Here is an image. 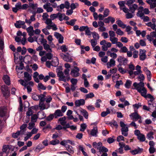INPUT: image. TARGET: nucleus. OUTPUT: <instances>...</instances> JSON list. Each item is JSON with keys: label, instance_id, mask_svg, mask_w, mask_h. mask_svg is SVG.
I'll return each instance as SVG.
<instances>
[{"label": "nucleus", "instance_id": "nucleus-2", "mask_svg": "<svg viewBox=\"0 0 156 156\" xmlns=\"http://www.w3.org/2000/svg\"><path fill=\"white\" fill-rule=\"evenodd\" d=\"M20 83L26 88L28 93H30L32 91V87L34 85V83L32 81H30L28 83H26L23 80H19Z\"/></svg>", "mask_w": 156, "mask_h": 156}, {"label": "nucleus", "instance_id": "nucleus-3", "mask_svg": "<svg viewBox=\"0 0 156 156\" xmlns=\"http://www.w3.org/2000/svg\"><path fill=\"white\" fill-rule=\"evenodd\" d=\"M120 126L121 127V129L122 132V134L125 136H126L128 135V132L129 131L128 126L125 124L122 121L120 122Z\"/></svg>", "mask_w": 156, "mask_h": 156}, {"label": "nucleus", "instance_id": "nucleus-36", "mask_svg": "<svg viewBox=\"0 0 156 156\" xmlns=\"http://www.w3.org/2000/svg\"><path fill=\"white\" fill-rule=\"evenodd\" d=\"M137 139L140 142H144L146 138L145 135L142 133L137 137Z\"/></svg>", "mask_w": 156, "mask_h": 156}, {"label": "nucleus", "instance_id": "nucleus-12", "mask_svg": "<svg viewBox=\"0 0 156 156\" xmlns=\"http://www.w3.org/2000/svg\"><path fill=\"white\" fill-rule=\"evenodd\" d=\"M15 7L12 8V11L16 13L18 10L22 9L21 3L20 2L17 3L15 5Z\"/></svg>", "mask_w": 156, "mask_h": 156}, {"label": "nucleus", "instance_id": "nucleus-58", "mask_svg": "<svg viewBox=\"0 0 156 156\" xmlns=\"http://www.w3.org/2000/svg\"><path fill=\"white\" fill-rule=\"evenodd\" d=\"M55 116L53 115V114H51L46 118V120L48 121H50L53 119Z\"/></svg>", "mask_w": 156, "mask_h": 156}, {"label": "nucleus", "instance_id": "nucleus-22", "mask_svg": "<svg viewBox=\"0 0 156 156\" xmlns=\"http://www.w3.org/2000/svg\"><path fill=\"white\" fill-rule=\"evenodd\" d=\"M115 19L111 16H109L107 18H105L104 20V22L105 23H109L111 22L112 23H113L115 22Z\"/></svg>", "mask_w": 156, "mask_h": 156}, {"label": "nucleus", "instance_id": "nucleus-14", "mask_svg": "<svg viewBox=\"0 0 156 156\" xmlns=\"http://www.w3.org/2000/svg\"><path fill=\"white\" fill-rule=\"evenodd\" d=\"M110 41L111 42L112 44H116V46H120V44H121V42L118 41V39L117 38L115 37L111 38H109Z\"/></svg>", "mask_w": 156, "mask_h": 156}, {"label": "nucleus", "instance_id": "nucleus-23", "mask_svg": "<svg viewBox=\"0 0 156 156\" xmlns=\"http://www.w3.org/2000/svg\"><path fill=\"white\" fill-rule=\"evenodd\" d=\"M44 101H41V100L39 101V107L40 108V109L41 110H43L45 109H47L48 107H46V105L45 104L44 102Z\"/></svg>", "mask_w": 156, "mask_h": 156}, {"label": "nucleus", "instance_id": "nucleus-44", "mask_svg": "<svg viewBox=\"0 0 156 156\" xmlns=\"http://www.w3.org/2000/svg\"><path fill=\"white\" fill-rule=\"evenodd\" d=\"M92 47H94L97 44V41L96 39H91L90 41Z\"/></svg>", "mask_w": 156, "mask_h": 156}, {"label": "nucleus", "instance_id": "nucleus-43", "mask_svg": "<svg viewBox=\"0 0 156 156\" xmlns=\"http://www.w3.org/2000/svg\"><path fill=\"white\" fill-rule=\"evenodd\" d=\"M34 112L32 110L31 108H28L27 111L26 112L27 116H30L33 115Z\"/></svg>", "mask_w": 156, "mask_h": 156}, {"label": "nucleus", "instance_id": "nucleus-60", "mask_svg": "<svg viewBox=\"0 0 156 156\" xmlns=\"http://www.w3.org/2000/svg\"><path fill=\"white\" fill-rule=\"evenodd\" d=\"M48 17L49 16L47 13H43L42 16V20H46L47 19H48Z\"/></svg>", "mask_w": 156, "mask_h": 156}, {"label": "nucleus", "instance_id": "nucleus-29", "mask_svg": "<svg viewBox=\"0 0 156 156\" xmlns=\"http://www.w3.org/2000/svg\"><path fill=\"white\" fill-rule=\"evenodd\" d=\"M154 133L152 131L149 132L146 135V137L149 140H151L154 138Z\"/></svg>", "mask_w": 156, "mask_h": 156}, {"label": "nucleus", "instance_id": "nucleus-34", "mask_svg": "<svg viewBox=\"0 0 156 156\" xmlns=\"http://www.w3.org/2000/svg\"><path fill=\"white\" fill-rule=\"evenodd\" d=\"M116 23L120 27L122 28H124L126 27V25L124 24V23L120 20H118L116 21Z\"/></svg>", "mask_w": 156, "mask_h": 156}, {"label": "nucleus", "instance_id": "nucleus-28", "mask_svg": "<svg viewBox=\"0 0 156 156\" xmlns=\"http://www.w3.org/2000/svg\"><path fill=\"white\" fill-rule=\"evenodd\" d=\"M98 133V128L97 126L94 127L91 130L90 134L93 136H97Z\"/></svg>", "mask_w": 156, "mask_h": 156}, {"label": "nucleus", "instance_id": "nucleus-37", "mask_svg": "<svg viewBox=\"0 0 156 156\" xmlns=\"http://www.w3.org/2000/svg\"><path fill=\"white\" fill-rule=\"evenodd\" d=\"M43 46L44 49L47 51L50 52H52L51 49L50 48V46L47 43L44 44Z\"/></svg>", "mask_w": 156, "mask_h": 156}, {"label": "nucleus", "instance_id": "nucleus-53", "mask_svg": "<svg viewBox=\"0 0 156 156\" xmlns=\"http://www.w3.org/2000/svg\"><path fill=\"white\" fill-rule=\"evenodd\" d=\"M35 125V122H31L29 123L28 124L29 126L28 127V128L30 129H31L34 127Z\"/></svg>", "mask_w": 156, "mask_h": 156}, {"label": "nucleus", "instance_id": "nucleus-56", "mask_svg": "<svg viewBox=\"0 0 156 156\" xmlns=\"http://www.w3.org/2000/svg\"><path fill=\"white\" fill-rule=\"evenodd\" d=\"M45 23L47 24V25H49V24H52L53 23H53L52 21V20L51 19H47L45 20Z\"/></svg>", "mask_w": 156, "mask_h": 156}, {"label": "nucleus", "instance_id": "nucleus-63", "mask_svg": "<svg viewBox=\"0 0 156 156\" xmlns=\"http://www.w3.org/2000/svg\"><path fill=\"white\" fill-rule=\"evenodd\" d=\"M37 4H31L30 5L29 7L33 9H36L37 7Z\"/></svg>", "mask_w": 156, "mask_h": 156}, {"label": "nucleus", "instance_id": "nucleus-40", "mask_svg": "<svg viewBox=\"0 0 156 156\" xmlns=\"http://www.w3.org/2000/svg\"><path fill=\"white\" fill-rule=\"evenodd\" d=\"M132 82L129 80H128L126 81V83L125 84V87L127 88H129L131 86Z\"/></svg>", "mask_w": 156, "mask_h": 156}, {"label": "nucleus", "instance_id": "nucleus-15", "mask_svg": "<svg viewBox=\"0 0 156 156\" xmlns=\"http://www.w3.org/2000/svg\"><path fill=\"white\" fill-rule=\"evenodd\" d=\"M53 115L55 116V118L57 119L59 117L63 116V114L62 113V112L60 109H58L55 111Z\"/></svg>", "mask_w": 156, "mask_h": 156}, {"label": "nucleus", "instance_id": "nucleus-5", "mask_svg": "<svg viewBox=\"0 0 156 156\" xmlns=\"http://www.w3.org/2000/svg\"><path fill=\"white\" fill-rule=\"evenodd\" d=\"M57 76L59 77L60 80L62 81L65 82L66 81V80L65 79V76L62 71V69L61 67L58 69Z\"/></svg>", "mask_w": 156, "mask_h": 156}, {"label": "nucleus", "instance_id": "nucleus-61", "mask_svg": "<svg viewBox=\"0 0 156 156\" xmlns=\"http://www.w3.org/2000/svg\"><path fill=\"white\" fill-rule=\"evenodd\" d=\"M61 49L62 52H66L68 51V48L65 45H63L61 47Z\"/></svg>", "mask_w": 156, "mask_h": 156}, {"label": "nucleus", "instance_id": "nucleus-27", "mask_svg": "<svg viewBox=\"0 0 156 156\" xmlns=\"http://www.w3.org/2000/svg\"><path fill=\"white\" fill-rule=\"evenodd\" d=\"M35 16H34L32 15L30 16V19L27 20V19H26L25 20L26 23L29 24V25H30L32 22L34 21L36 19Z\"/></svg>", "mask_w": 156, "mask_h": 156}, {"label": "nucleus", "instance_id": "nucleus-51", "mask_svg": "<svg viewBox=\"0 0 156 156\" xmlns=\"http://www.w3.org/2000/svg\"><path fill=\"white\" fill-rule=\"evenodd\" d=\"M110 38L114 37H115V32L113 31L110 30L108 32Z\"/></svg>", "mask_w": 156, "mask_h": 156}, {"label": "nucleus", "instance_id": "nucleus-20", "mask_svg": "<svg viewBox=\"0 0 156 156\" xmlns=\"http://www.w3.org/2000/svg\"><path fill=\"white\" fill-rule=\"evenodd\" d=\"M85 103V101L83 99L78 100L76 101L75 102V104L76 107H79L81 105H83Z\"/></svg>", "mask_w": 156, "mask_h": 156}, {"label": "nucleus", "instance_id": "nucleus-64", "mask_svg": "<svg viewBox=\"0 0 156 156\" xmlns=\"http://www.w3.org/2000/svg\"><path fill=\"white\" fill-rule=\"evenodd\" d=\"M38 87L43 90H45L46 87L44 86L41 83H39L38 84Z\"/></svg>", "mask_w": 156, "mask_h": 156}, {"label": "nucleus", "instance_id": "nucleus-7", "mask_svg": "<svg viewBox=\"0 0 156 156\" xmlns=\"http://www.w3.org/2000/svg\"><path fill=\"white\" fill-rule=\"evenodd\" d=\"M25 21H22L21 20H19L16 21V22L14 24L15 27L18 28L22 27L23 29L26 28V26L25 25Z\"/></svg>", "mask_w": 156, "mask_h": 156}, {"label": "nucleus", "instance_id": "nucleus-30", "mask_svg": "<svg viewBox=\"0 0 156 156\" xmlns=\"http://www.w3.org/2000/svg\"><path fill=\"white\" fill-rule=\"evenodd\" d=\"M7 109L5 107L0 108V116L3 117L4 116L6 112Z\"/></svg>", "mask_w": 156, "mask_h": 156}, {"label": "nucleus", "instance_id": "nucleus-21", "mask_svg": "<svg viewBox=\"0 0 156 156\" xmlns=\"http://www.w3.org/2000/svg\"><path fill=\"white\" fill-rule=\"evenodd\" d=\"M3 79L6 85H9L10 84V77L7 75H5L3 76Z\"/></svg>", "mask_w": 156, "mask_h": 156}, {"label": "nucleus", "instance_id": "nucleus-49", "mask_svg": "<svg viewBox=\"0 0 156 156\" xmlns=\"http://www.w3.org/2000/svg\"><path fill=\"white\" fill-rule=\"evenodd\" d=\"M9 147V145H4L3 146L2 151L3 152L6 153Z\"/></svg>", "mask_w": 156, "mask_h": 156}, {"label": "nucleus", "instance_id": "nucleus-13", "mask_svg": "<svg viewBox=\"0 0 156 156\" xmlns=\"http://www.w3.org/2000/svg\"><path fill=\"white\" fill-rule=\"evenodd\" d=\"M24 79L23 80L26 83H28L27 82L30 81L32 79L31 76L28 72H25L24 73Z\"/></svg>", "mask_w": 156, "mask_h": 156}, {"label": "nucleus", "instance_id": "nucleus-46", "mask_svg": "<svg viewBox=\"0 0 156 156\" xmlns=\"http://www.w3.org/2000/svg\"><path fill=\"white\" fill-rule=\"evenodd\" d=\"M76 19H72L70 20L69 21H67L66 22V23L68 25H70L71 26H73L76 21Z\"/></svg>", "mask_w": 156, "mask_h": 156}, {"label": "nucleus", "instance_id": "nucleus-26", "mask_svg": "<svg viewBox=\"0 0 156 156\" xmlns=\"http://www.w3.org/2000/svg\"><path fill=\"white\" fill-rule=\"evenodd\" d=\"M46 28L48 30H50L52 28L53 30H56L58 29L55 23L47 25V26L46 27Z\"/></svg>", "mask_w": 156, "mask_h": 156}, {"label": "nucleus", "instance_id": "nucleus-9", "mask_svg": "<svg viewBox=\"0 0 156 156\" xmlns=\"http://www.w3.org/2000/svg\"><path fill=\"white\" fill-rule=\"evenodd\" d=\"M129 116L133 120L135 121L138 120L139 119L141 118V116L138 114L136 111H135V112L131 113Z\"/></svg>", "mask_w": 156, "mask_h": 156}, {"label": "nucleus", "instance_id": "nucleus-47", "mask_svg": "<svg viewBox=\"0 0 156 156\" xmlns=\"http://www.w3.org/2000/svg\"><path fill=\"white\" fill-rule=\"evenodd\" d=\"M59 143V141L58 140L56 139L55 140H53L50 141V144L52 145H55Z\"/></svg>", "mask_w": 156, "mask_h": 156}, {"label": "nucleus", "instance_id": "nucleus-33", "mask_svg": "<svg viewBox=\"0 0 156 156\" xmlns=\"http://www.w3.org/2000/svg\"><path fill=\"white\" fill-rule=\"evenodd\" d=\"M32 98L35 101L41 100V97L40 95H38L35 93H33L32 95Z\"/></svg>", "mask_w": 156, "mask_h": 156}, {"label": "nucleus", "instance_id": "nucleus-38", "mask_svg": "<svg viewBox=\"0 0 156 156\" xmlns=\"http://www.w3.org/2000/svg\"><path fill=\"white\" fill-rule=\"evenodd\" d=\"M38 118V117L37 115L35 114L33 115L31 117V121L32 122H36Z\"/></svg>", "mask_w": 156, "mask_h": 156}, {"label": "nucleus", "instance_id": "nucleus-4", "mask_svg": "<svg viewBox=\"0 0 156 156\" xmlns=\"http://www.w3.org/2000/svg\"><path fill=\"white\" fill-rule=\"evenodd\" d=\"M155 31L151 32L150 34L147 36V39L150 41H153L154 45L156 47V28Z\"/></svg>", "mask_w": 156, "mask_h": 156}, {"label": "nucleus", "instance_id": "nucleus-57", "mask_svg": "<svg viewBox=\"0 0 156 156\" xmlns=\"http://www.w3.org/2000/svg\"><path fill=\"white\" fill-rule=\"evenodd\" d=\"M46 94V92H44L43 94H41L40 95L41 97V101H45V95Z\"/></svg>", "mask_w": 156, "mask_h": 156}, {"label": "nucleus", "instance_id": "nucleus-54", "mask_svg": "<svg viewBox=\"0 0 156 156\" xmlns=\"http://www.w3.org/2000/svg\"><path fill=\"white\" fill-rule=\"evenodd\" d=\"M58 13L56 14H53L50 16V17L52 20L58 18Z\"/></svg>", "mask_w": 156, "mask_h": 156}, {"label": "nucleus", "instance_id": "nucleus-1", "mask_svg": "<svg viewBox=\"0 0 156 156\" xmlns=\"http://www.w3.org/2000/svg\"><path fill=\"white\" fill-rule=\"evenodd\" d=\"M138 79L139 80L140 82L138 83H137L136 82L134 83L133 86L135 87V89L138 92L140 93L142 96L146 97L147 90L144 87V84L143 82L144 79V75L140 74L138 76Z\"/></svg>", "mask_w": 156, "mask_h": 156}, {"label": "nucleus", "instance_id": "nucleus-41", "mask_svg": "<svg viewBox=\"0 0 156 156\" xmlns=\"http://www.w3.org/2000/svg\"><path fill=\"white\" fill-rule=\"evenodd\" d=\"M92 34L93 37V39H96V40H97L99 39V36L97 33L95 32H92Z\"/></svg>", "mask_w": 156, "mask_h": 156}, {"label": "nucleus", "instance_id": "nucleus-52", "mask_svg": "<svg viewBox=\"0 0 156 156\" xmlns=\"http://www.w3.org/2000/svg\"><path fill=\"white\" fill-rule=\"evenodd\" d=\"M82 112L84 117L86 119H88V114L87 112L85 110H83L82 111Z\"/></svg>", "mask_w": 156, "mask_h": 156}, {"label": "nucleus", "instance_id": "nucleus-8", "mask_svg": "<svg viewBox=\"0 0 156 156\" xmlns=\"http://www.w3.org/2000/svg\"><path fill=\"white\" fill-rule=\"evenodd\" d=\"M60 57L64 60L67 62H71L73 60V59L70 55L67 53L66 55H65L62 53L60 54Z\"/></svg>", "mask_w": 156, "mask_h": 156}, {"label": "nucleus", "instance_id": "nucleus-35", "mask_svg": "<svg viewBox=\"0 0 156 156\" xmlns=\"http://www.w3.org/2000/svg\"><path fill=\"white\" fill-rule=\"evenodd\" d=\"M67 150L69 153L73 154L74 153L73 148L71 146L67 145L66 147Z\"/></svg>", "mask_w": 156, "mask_h": 156}, {"label": "nucleus", "instance_id": "nucleus-32", "mask_svg": "<svg viewBox=\"0 0 156 156\" xmlns=\"http://www.w3.org/2000/svg\"><path fill=\"white\" fill-rule=\"evenodd\" d=\"M73 111L70 110H68L66 113L67 115V118L69 120H72L73 119V116L71 115L72 114Z\"/></svg>", "mask_w": 156, "mask_h": 156}, {"label": "nucleus", "instance_id": "nucleus-48", "mask_svg": "<svg viewBox=\"0 0 156 156\" xmlns=\"http://www.w3.org/2000/svg\"><path fill=\"white\" fill-rule=\"evenodd\" d=\"M87 127V125L85 123L82 124L81 125L80 130L81 131L83 132L86 129Z\"/></svg>", "mask_w": 156, "mask_h": 156}, {"label": "nucleus", "instance_id": "nucleus-55", "mask_svg": "<svg viewBox=\"0 0 156 156\" xmlns=\"http://www.w3.org/2000/svg\"><path fill=\"white\" fill-rule=\"evenodd\" d=\"M133 13H130L129 12H128L126 15V17L127 19H130L133 18L134 15H133Z\"/></svg>", "mask_w": 156, "mask_h": 156}, {"label": "nucleus", "instance_id": "nucleus-42", "mask_svg": "<svg viewBox=\"0 0 156 156\" xmlns=\"http://www.w3.org/2000/svg\"><path fill=\"white\" fill-rule=\"evenodd\" d=\"M58 18L60 21H62L64 20L65 14L58 12Z\"/></svg>", "mask_w": 156, "mask_h": 156}, {"label": "nucleus", "instance_id": "nucleus-18", "mask_svg": "<svg viewBox=\"0 0 156 156\" xmlns=\"http://www.w3.org/2000/svg\"><path fill=\"white\" fill-rule=\"evenodd\" d=\"M26 30L28 34V35L30 36H32L34 35V30H33V27L32 26H30L27 28Z\"/></svg>", "mask_w": 156, "mask_h": 156}, {"label": "nucleus", "instance_id": "nucleus-45", "mask_svg": "<svg viewBox=\"0 0 156 156\" xmlns=\"http://www.w3.org/2000/svg\"><path fill=\"white\" fill-rule=\"evenodd\" d=\"M147 26L151 27L153 30H154L156 27V25L155 23H152L151 22H150L146 24Z\"/></svg>", "mask_w": 156, "mask_h": 156}, {"label": "nucleus", "instance_id": "nucleus-6", "mask_svg": "<svg viewBox=\"0 0 156 156\" xmlns=\"http://www.w3.org/2000/svg\"><path fill=\"white\" fill-rule=\"evenodd\" d=\"M1 90L3 95L5 97L8 96L10 94V91L9 90V87L5 85L2 86Z\"/></svg>", "mask_w": 156, "mask_h": 156}, {"label": "nucleus", "instance_id": "nucleus-25", "mask_svg": "<svg viewBox=\"0 0 156 156\" xmlns=\"http://www.w3.org/2000/svg\"><path fill=\"white\" fill-rule=\"evenodd\" d=\"M115 60L114 59L111 58L110 61L107 63V67L108 68H109L111 67L115 66Z\"/></svg>", "mask_w": 156, "mask_h": 156}, {"label": "nucleus", "instance_id": "nucleus-50", "mask_svg": "<svg viewBox=\"0 0 156 156\" xmlns=\"http://www.w3.org/2000/svg\"><path fill=\"white\" fill-rule=\"evenodd\" d=\"M101 101L100 99H98L96 100L95 103V106L96 108H99L100 106V103H101Z\"/></svg>", "mask_w": 156, "mask_h": 156}, {"label": "nucleus", "instance_id": "nucleus-16", "mask_svg": "<svg viewBox=\"0 0 156 156\" xmlns=\"http://www.w3.org/2000/svg\"><path fill=\"white\" fill-rule=\"evenodd\" d=\"M120 46H118V47L120 48L119 52L120 53H126L128 50V48L125 46H123V44L121 42Z\"/></svg>", "mask_w": 156, "mask_h": 156}, {"label": "nucleus", "instance_id": "nucleus-19", "mask_svg": "<svg viewBox=\"0 0 156 156\" xmlns=\"http://www.w3.org/2000/svg\"><path fill=\"white\" fill-rule=\"evenodd\" d=\"M129 7V11L132 13H134L135 11L138 8V5L136 4H133Z\"/></svg>", "mask_w": 156, "mask_h": 156}, {"label": "nucleus", "instance_id": "nucleus-31", "mask_svg": "<svg viewBox=\"0 0 156 156\" xmlns=\"http://www.w3.org/2000/svg\"><path fill=\"white\" fill-rule=\"evenodd\" d=\"M66 117L65 116L60 118L58 119V121L60 122V123L62 126H65L66 125Z\"/></svg>", "mask_w": 156, "mask_h": 156}, {"label": "nucleus", "instance_id": "nucleus-59", "mask_svg": "<svg viewBox=\"0 0 156 156\" xmlns=\"http://www.w3.org/2000/svg\"><path fill=\"white\" fill-rule=\"evenodd\" d=\"M85 34L87 35H90L92 34V32H91L88 27H87V28L86 29L85 31Z\"/></svg>", "mask_w": 156, "mask_h": 156}, {"label": "nucleus", "instance_id": "nucleus-39", "mask_svg": "<svg viewBox=\"0 0 156 156\" xmlns=\"http://www.w3.org/2000/svg\"><path fill=\"white\" fill-rule=\"evenodd\" d=\"M108 151V149L104 146H102L101 148L99 150V151L100 154H101L102 153H106Z\"/></svg>", "mask_w": 156, "mask_h": 156}, {"label": "nucleus", "instance_id": "nucleus-17", "mask_svg": "<svg viewBox=\"0 0 156 156\" xmlns=\"http://www.w3.org/2000/svg\"><path fill=\"white\" fill-rule=\"evenodd\" d=\"M50 3H47L44 5L43 7L44 9L46 10L47 12H51L53 11V9L52 7L50 6Z\"/></svg>", "mask_w": 156, "mask_h": 156}, {"label": "nucleus", "instance_id": "nucleus-10", "mask_svg": "<svg viewBox=\"0 0 156 156\" xmlns=\"http://www.w3.org/2000/svg\"><path fill=\"white\" fill-rule=\"evenodd\" d=\"M74 68L72 69L70 72L71 75L73 77L78 76L79 75V68L77 66H75Z\"/></svg>", "mask_w": 156, "mask_h": 156}, {"label": "nucleus", "instance_id": "nucleus-24", "mask_svg": "<svg viewBox=\"0 0 156 156\" xmlns=\"http://www.w3.org/2000/svg\"><path fill=\"white\" fill-rule=\"evenodd\" d=\"M142 148H140L138 147L137 149H135L133 150L130 151V153L133 155L141 153L143 151Z\"/></svg>", "mask_w": 156, "mask_h": 156}, {"label": "nucleus", "instance_id": "nucleus-11", "mask_svg": "<svg viewBox=\"0 0 156 156\" xmlns=\"http://www.w3.org/2000/svg\"><path fill=\"white\" fill-rule=\"evenodd\" d=\"M146 51L144 50H140L139 53V58L140 60L143 61L146 58Z\"/></svg>", "mask_w": 156, "mask_h": 156}, {"label": "nucleus", "instance_id": "nucleus-62", "mask_svg": "<svg viewBox=\"0 0 156 156\" xmlns=\"http://www.w3.org/2000/svg\"><path fill=\"white\" fill-rule=\"evenodd\" d=\"M116 33L118 35L122 36L123 34V32L120 29H118L116 31Z\"/></svg>", "mask_w": 156, "mask_h": 156}]
</instances>
